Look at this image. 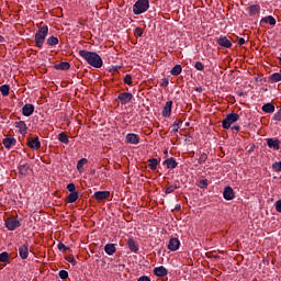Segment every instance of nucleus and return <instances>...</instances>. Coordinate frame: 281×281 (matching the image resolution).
I'll return each instance as SVG.
<instances>
[{
    "label": "nucleus",
    "instance_id": "nucleus-35",
    "mask_svg": "<svg viewBox=\"0 0 281 281\" xmlns=\"http://www.w3.org/2000/svg\"><path fill=\"white\" fill-rule=\"evenodd\" d=\"M47 45H50V47H54V45H58V37L56 36H50L47 40Z\"/></svg>",
    "mask_w": 281,
    "mask_h": 281
},
{
    "label": "nucleus",
    "instance_id": "nucleus-34",
    "mask_svg": "<svg viewBox=\"0 0 281 281\" xmlns=\"http://www.w3.org/2000/svg\"><path fill=\"white\" fill-rule=\"evenodd\" d=\"M269 80H271V82H280L281 74L280 72H274L273 75L270 76Z\"/></svg>",
    "mask_w": 281,
    "mask_h": 281
},
{
    "label": "nucleus",
    "instance_id": "nucleus-53",
    "mask_svg": "<svg viewBox=\"0 0 281 281\" xmlns=\"http://www.w3.org/2000/svg\"><path fill=\"white\" fill-rule=\"evenodd\" d=\"M237 43H238V45H245V38L239 37V38L237 40Z\"/></svg>",
    "mask_w": 281,
    "mask_h": 281
},
{
    "label": "nucleus",
    "instance_id": "nucleus-23",
    "mask_svg": "<svg viewBox=\"0 0 281 281\" xmlns=\"http://www.w3.org/2000/svg\"><path fill=\"white\" fill-rule=\"evenodd\" d=\"M86 164H89V160H88L87 158H81V159L78 161V164H77V170H78V172H83V171H85L83 166H85Z\"/></svg>",
    "mask_w": 281,
    "mask_h": 281
},
{
    "label": "nucleus",
    "instance_id": "nucleus-17",
    "mask_svg": "<svg viewBox=\"0 0 281 281\" xmlns=\"http://www.w3.org/2000/svg\"><path fill=\"white\" fill-rule=\"evenodd\" d=\"M71 68V64L68 61H61L60 64L55 65V69L60 70V71H68V69Z\"/></svg>",
    "mask_w": 281,
    "mask_h": 281
},
{
    "label": "nucleus",
    "instance_id": "nucleus-57",
    "mask_svg": "<svg viewBox=\"0 0 281 281\" xmlns=\"http://www.w3.org/2000/svg\"><path fill=\"white\" fill-rule=\"evenodd\" d=\"M202 184L207 186V183L205 181H203Z\"/></svg>",
    "mask_w": 281,
    "mask_h": 281
},
{
    "label": "nucleus",
    "instance_id": "nucleus-10",
    "mask_svg": "<svg viewBox=\"0 0 281 281\" xmlns=\"http://www.w3.org/2000/svg\"><path fill=\"white\" fill-rule=\"evenodd\" d=\"M223 196L226 201H232L234 200V196H235V193H234V189L232 187H226L224 189V192H223Z\"/></svg>",
    "mask_w": 281,
    "mask_h": 281
},
{
    "label": "nucleus",
    "instance_id": "nucleus-33",
    "mask_svg": "<svg viewBox=\"0 0 281 281\" xmlns=\"http://www.w3.org/2000/svg\"><path fill=\"white\" fill-rule=\"evenodd\" d=\"M0 92L2 93V95H10V86L8 85H3L0 87Z\"/></svg>",
    "mask_w": 281,
    "mask_h": 281
},
{
    "label": "nucleus",
    "instance_id": "nucleus-9",
    "mask_svg": "<svg viewBox=\"0 0 281 281\" xmlns=\"http://www.w3.org/2000/svg\"><path fill=\"white\" fill-rule=\"evenodd\" d=\"M30 244L25 243L22 247L19 248V254L22 260H26L27 256L30 255Z\"/></svg>",
    "mask_w": 281,
    "mask_h": 281
},
{
    "label": "nucleus",
    "instance_id": "nucleus-26",
    "mask_svg": "<svg viewBox=\"0 0 281 281\" xmlns=\"http://www.w3.org/2000/svg\"><path fill=\"white\" fill-rule=\"evenodd\" d=\"M77 199H79L78 191L70 193V194L66 198V201H67V203H76Z\"/></svg>",
    "mask_w": 281,
    "mask_h": 281
},
{
    "label": "nucleus",
    "instance_id": "nucleus-56",
    "mask_svg": "<svg viewBox=\"0 0 281 281\" xmlns=\"http://www.w3.org/2000/svg\"><path fill=\"white\" fill-rule=\"evenodd\" d=\"M176 210H181V205L177 206Z\"/></svg>",
    "mask_w": 281,
    "mask_h": 281
},
{
    "label": "nucleus",
    "instance_id": "nucleus-52",
    "mask_svg": "<svg viewBox=\"0 0 281 281\" xmlns=\"http://www.w3.org/2000/svg\"><path fill=\"white\" fill-rule=\"evenodd\" d=\"M137 281H150V278L143 276Z\"/></svg>",
    "mask_w": 281,
    "mask_h": 281
},
{
    "label": "nucleus",
    "instance_id": "nucleus-51",
    "mask_svg": "<svg viewBox=\"0 0 281 281\" xmlns=\"http://www.w3.org/2000/svg\"><path fill=\"white\" fill-rule=\"evenodd\" d=\"M169 81L167 78L162 79L161 87H168Z\"/></svg>",
    "mask_w": 281,
    "mask_h": 281
},
{
    "label": "nucleus",
    "instance_id": "nucleus-36",
    "mask_svg": "<svg viewBox=\"0 0 281 281\" xmlns=\"http://www.w3.org/2000/svg\"><path fill=\"white\" fill-rule=\"evenodd\" d=\"M206 258H215V260H218L221 256L216 254V250L207 251L205 252Z\"/></svg>",
    "mask_w": 281,
    "mask_h": 281
},
{
    "label": "nucleus",
    "instance_id": "nucleus-49",
    "mask_svg": "<svg viewBox=\"0 0 281 281\" xmlns=\"http://www.w3.org/2000/svg\"><path fill=\"white\" fill-rule=\"evenodd\" d=\"M274 120L277 122H281V109L279 110V112L277 114H274Z\"/></svg>",
    "mask_w": 281,
    "mask_h": 281
},
{
    "label": "nucleus",
    "instance_id": "nucleus-42",
    "mask_svg": "<svg viewBox=\"0 0 281 281\" xmlns=\"http://www.w3.org/2000/svg\"><path fill=\"white\" fill-rule=\"evenodd\" d=\"M124 82H125V85H133V77L131 76V75H126L125 77H124Z\"/></svg>",
    "mask_w": 281,
    "mask_h": 281
},
{
    "label": "nucleus",
    "instance_id": "nucleus-58",
    "mask_svg": "<svg viewBox=\"0 0 281 281\" xmlns=\"http://www.w3.org/2000/svg\"><path fill=\"white\" fill-rule=\"evenodd\" d=\"M280 65H281V58H280Z\"/></svg>",
    "mask_w": 281,
    "mask_h": 281
},
{
    "label": "nucleus",
    "instance_id": "nucleus-22",
    "mask_svg": "<svg viewBox=\"0 0 281 281\" xmlns=\"http://www.w3.org/2000/svg\"><path fill=\"white\" fill-rule=\"evenodd\" d=\"M4 148H12V146H14V144H16V139L14 138H4L2 142Z\"/></svg>",
    "mask_w": 281,
    "mask_h": 281
},
{
    "label": "nucleus",
    "instance_id": "nucleus-54",
    "mask_svg": "<svg viewBox=\"0 0 281 281\" xmlns=\"http://www.w3.org/2000/svg\"><path fill=\"white\" fill-rule=\"evenodd\" d=\"M232 130H233V131H237V132H238V131H240V126L235 125V126H233V127H232Z\"/></svg>",
    "mask_w": 281,
    "mask_h": 281
},
{
    "label": "nucleus",
    "instance_id": "nucleus-27",
    "mask_svg": "<svg viewBox=\"0 0 281 281\" xmlns=\"http://www.w3.org/2000/svg\"><path fill=\"white\" fill-rule=\"evenodd\" d=\"M165 164L167 165V168L171 169H175L178 166L177 160H175V158H168L167 160H165Z\"/></svg>",
    "mask_w": 281,
    "mask_h": 281
},
{
    "label": "nucleus",
    "instance_id": "nucleus-30",
    "mask_svg": "<svg viewBox=\"0 0 281 281\" xmlns=\"http://www.w3.org/2000/svg\"><path fill=\"white\" fill-rule=\"evenodd\" d=\"M58 139H59V142H61V144H69V136H67V134L65 132H61L58 135Z\"/></svg>",
    "mask_w": 281,
    "mask_h": 281
},
{
    "label": "nucleus",
    "instance_id": "nucleus-48",
    "mask_svg": "<svg viewBox=\"0 0 281 281\" xmlns=\"http://www.w3.org/2000/svg\"><path fill=\"white\" fill-rule=\"evenodd\" d=\"M58 249H59V251H67L69 249V247L65 246V244H63V243H59Z\"/></svg>",
    "mask_w": 281,
    "mask_h": 281
},
{
    "label": "nucleus",
    "instance_id": "nucleus-28",
    "mask_svg": "<svg viewBox=\"0 0 281 281\" xmlns=\"http://www.w3.org/2000/svg\"><path fill=\"white\" fill-rule=\"evenodd\" d=\"M260 12V5L258 4H252L249 7V13L250 15H256V14H259Z\"/></svg>",
    "mask_w": 281,
    "mask_h": 281
},
{
    "label": "nucleus",
    "instance_id": "nucleus-4",
    "mask_svg": "<svg viewBox=\"0 0 281 281\" xmlns=\"http://www.w3.org/2000/svg\"><path fill=\"white\" fill-rule=\"evenodd\" d=\"M240 120V115L236 114V113H231L227 114L225 120H223L222 122V126L223 128H229L232 126V124H234L235 122H238Z\"/></svg>",
    "mask_w": 281,
    "mask_h": 281
},
{
    "label": "nucleus",
    "instance_id": "nucleus-2",
    "mask_svg": "<svg viewBox=\"0 0 281 281\" xmlns=\"http://www.w3.org/2000/svg\"><path fill=\"white\" fill-rule=\"evenodd\" d=\"M47 34H49V27L47 25L40 26L38 31L35 34V45L36 47H43V44L45 43V38L47 37Z\"/></svg>",
    "mask_w": 281,
    "mask_h": 281
},
{
    "label": "nucleus",
    "instance_id": "nucleus-40",
    "mask_svg": "<svg viewBox=\"0 0 281 281\" xmlns=\"http://www.w3.org/2000/svg\"><path fill=\"white\" fill-rule=\"evenodd\" d=\"M59 278L61 280H67V278H69V272H67V270H60L59 271Z\"/></svg>",
    "mask_w": 281,
    "mask_h": 281
},
{
    "label": "nucleus",
    "instance_id": "nucleus-37",
    "mask_svg": "<svg viewBox=\"0 0 281 281\" xmlns=\"http://www.w3.org/2000/svg\"><path fill=\"white\" fill-rule=\"evenodd\" d=\"M67 262H70V265H72V267H76L78 265V261H76V258H74V255H68L66 257Z\"/></svg>",
    "mask_w": 281,
    "mask_h": 281
},
{
    "label": "nucleus",
    "instance_id": "nucleus-44",
    "mask_svg": "<svg viewBox=\"0 0 281 281\" xmlns=\"http://www.w3.org/2000/svg\"><path fill=\"white\" fill-rule=\"evenodd\" d=\"M272 168H273V170H276V172H281V161L274 162L272 165Z\"/></svg>",
    "mask_w": 281,
    "mask_h": 281
},
{
    "label": "nucleus",
    "instance_id": "nucleus-41",
    "mask_svg": "<svg viewBox=\"0 0 281 281\" xmlns=\"http://www.w3.org/2000/svg\"><path fill=\"white\" fill-rule=\"evenodd\" d=\"M179 124H183V121L178 120L177 122L173 123V133H178L179 132Z\"/></svg>",
    "mask_w": 281,
    "mask_h": 281
},
{
    "label": "nucleus",
    "instance_id": "nucleus-46",
    "mask_svg": "<svg viewBox=\"0 0 281 281\" xmlns=\"http://www.w3.org/2000/svg\"><path fill=\"white\" fill-rule=\"evenodd\" d=\"M205 66H203V63L201 61H196L195 63V69H198V71H203Z\"/></svg>",
    "mask_w": 281,
    "mask_h": 281
},
{
    "label": "nucleus",
    "instance_id": "nucleus-38",
    "mask_svg": "<svg viewBox=\"0 0 281 281\" xmlns=\"http://www.w3.org/2000/svg\"><path fill=\"white\" fill-rule=\"evenodd\" d=\"M10 260V255L8 252L0 254V262H8Z\"/></svg>",
    "mask_w": 281,
    "mask_h": 281
},
{
    "label": "nucleus",
    "instance_id": "nucleus-1",
    "mask_svg": "<svg viewBox=\"0 0 281 281\" xmlns=\"http://www.w3.org/2000/svg\"><path fill=\"white\" fill-rule=\"evenodd\" d=\"M79 56H81V58H85L88 65H90L91 67H95V69H100L103 65L102 57H100L98 53L83 49L79 50Z\"/></svg>",
    "mask_w": 281,
    "mask_h": 281
},
{
    "label": "nucleus",
    "instance_id": "nucleus-14",
    "mask_svg": "<svg viewBox=\"0 0 281 281\" xmlns=\"http://www.w3.org/2000/svg\"><path fill=\"white\" fill-rule=\"evenodd\" d=\"M154 276H157V278H166L168 270L164 266H160L154 269Z\"/></svg>",
    "mask_w": 281,
    "mask_h": 281
},
{
    "label": "nucleus",
    "instance_id": "nucleus-6",
    "mask_svg": "<svg viewBox=\"0 0 281 281\" xmlns=\"http://www.w3.org/2000/svg\"><path fill=\"white\" fill-rule=\"evenodd\" d=\"M117 100L121 102V104H128V102L133 100V93L122 92L117 95Z\"/></svg>",
    "mask_w": 281,
    "mask_h": 281
},
{
    "label": "nucleus",
    "instance_id": "nucleus-11",
    "mask_svg": "<svg viewBox=\"0 0 281 281\" xmlns=\"http://www.w3.org/2000/svg\"><path fill=\"white\" fill-rule=\"evenodd\" d=\"M179 245H181V241H179V238L173 237L169 240L168 249H170V251H177V249H179Z\"/></svg>",
    "mask_w": 281,
    "mask_h": 281
},
{
    "label": "nucleus",
    "instance_id": "nucleus-50",
    "mask_svg": "<svg viewBox=\"0 0 281 281\" xmlns=\"http://www.w3.org/2000/svg\"><path fill=\"white\" fill-rule=\"evenodd\" d=\"M276 210L281 213V200L276 202Z\"/></svg>",
    "mask_w": 281,
    "mask_h": 281
},
{
    "label": "nucleus",
    "instance_id": "nucleus-24",
    "mask_svg": "<svg viewBox=\"0 0 281 281\" xmlns=\"http://www.w3.org/2000/svg\"><path fill=\"white\" fill-rule=\"evenodd\" d=\"M263 113H273L276 111V105L273 103H267L262 106Z\"/></svg>",
    "mask_w": 281,
    "mask_h": 281
},
{
    "label": "nucleus",
    "instance_id": "nucleus-55",
    "mask_svg": "<svg viewBox=\"0 0 281 281\" xmlns=\"http://www.w3.org/2000/svg\"><path fill=\"white\" fill-rule=\"evenodd\" d=\"M196 91L201 92V91H203V89L202 88H198Z\"/></svg>",
    "mask_w": 281,
    "mask_h": 281
},
{
    "label": "nucleus",
    "instance_id": "nucleus-47",
    "mask_svg": "<svg viewBox=\"0 0 281 281\" xmlns=\"http://www.w3.org/2000/svg\"><path fill=\"white\" fill-rule=\"evenodd\" d=\"M67 190H68V192H76V184H74V183H69L68 186H67Z\"/></svg>",
    "mask_w": 281,
    "mask_h": 281
},
{
    "label": "nucleus",
    "instance_id": "nucleus-5",
    "mask_svg": "<svg viewBox=\"0 0 281 281\" xmlns=\"http://www.w3.org/2000/svg\"><path fill=\"white\" fill-rule=\"evenodd\" d=\"M20 226H21V222L15 220V217H8L5 221V227L7 229H10V232H14V229Z\"/></svg>",
    "mask_w": 281,
    "mask_h": 281
},
{
    "label": "nucleus",
    "instance_id": "nucleus-8",
    "mask_svg": "<svg viewBox=\"0 0 281 281\" xmlns=\"http://www.w3.org/2000/svg\"><path fill=\"white\" fill-rule=\"evenodd\" d=\"M93 196H94L95 201H105V199H109L111 196V192L110 191H97Z\"/></svg>",
    "mask_w": 281,
    "mask_h": 281
},
{
    "label": "nucleus",
    "instance_id": "nucleus-45",
    "mask_svg": "<svg viewBox=\"0 0 281 281\" xmlns=\"http://www.w3.org/2000/svg\"><path fill=\"white\" fill-rule=\"evenodd\" d=\"M175 190H177V186H169L166 189V194H172Z\"/></svg>",
    "mask_w": 281,
    "mask_h": 281
},
{
    "label": "nucleus",
    "instance_id": "nucleus-12",
    "mask_svg": "<svg viewBox=\"0 0 281 281\" xmlns=\"http://www.w3.org/2000/svg\"><path fill=\"white\" fill-rule=\"evenodd\" d=\"M171 113H172V101H167L162 110V117H170Z\"/></svg>",
    "mask_w": 281,
    "mask_h": 281
},
{
    "label": "nucleus",
    "instance_id": "nucleus-21",
    "mask_svg": "<svg viewBox=\"0 0 281 281\" xmlns=\"http://www.w3.org/2000/svg\"><path fill=\"white\" fill-rule=\"evenodd\" d=\"M126 142L127 144H137L139 142V136L137 134H127Z\"/></svg>",
    "mask_w": 281,
    "mask_h": 281
},
{
    "label": "nucleus",
    "instance_id": "nucleus-16",
    "mask_svg": "<svg viewBox=\"0 0 281 281\" xmlns=\"http://www.w3.org/2000/svg\"><path fill=\"white\" fill-rule=\"evenodd\" d=\"M127 247L130 251H133L134 254H137L139 251V247H137V244L135 243V239L128 238L127 239Z\"/></svg>",
    "mask_w": 281,
    "mask_h": 281
},
{
    "label": "nucleus",
    "instance_id": "nucleus-25",
    "mask_svg": "<svg viewBox=\"0 0 281 281\" xmlns=\"http://www.w3.org/2000/svg\"><path fill=\"white\" fill-rule=\"evenodd\" d=\"M104 251H105L109 256H113V254H115V251H116L115 245H113V244H108V245H105Z\"/></svg>",
    "mask_w": 281,
    "mask_h": 281
},
{
    "label": "nucleus",
    "instance_id": "nucleus-29",
    "mask_svg": "<svg viewBox=\"0 0 281 281\" xmlns=\"http://www.w3.org/2000/svg\"><path fill=\"white\" fill-rule=\"evenodd\" d=\"M261 23H269V25H276V18H273V15L266 16L261 20Z\"/></svg>",
    "mask_w": 281,
    "mask_h": 281
},
{
    "label": "nucleus",
    "instance_id": "nucleus-19",
    "mask_svg": "<svg viewBox=\"0 0 281 281\" xmlns=\"http://www.w3.org/2000/svg\"><path fill=\"white\" fill-rule=\"evenodd\" d=\"M22 113L25 117H30V115L34 113V106L32 104H25L22 109Z\"/></svg>",
    "mask_w": 281,
    "mask_h": 281
},
{
    "label": "nucleus",
    "instance_id": "nucleus-39",
    "mask_svg": "<svg viewBox=\"0 0 281 281\" xmlns=\"http://www.w3.org/2000/svg\"><path fill=\"white\" fill-rule=\"evenodd\" d=\"M206 159H207V154L203 153L200 155L198 164L201 166L202 164H205Z\"/></svg>",
    "mask_w": 281,
    "mask_h": 281
},
{
    "label": "nucleus",
    "instance_id": "nucleus-3",
    "mask_svg": "<svg viewBox=\"0 0 281 281\" xmlns=\"http://www.w3.org/2000/svg\"><path fill=\"white\" fill-rule=\"evenodd\" d=\"M148 8H150V2L148 0H138L133 7V12L134 14H144Z\"/></svg>",
    "mask_w": 281,
    "mask_h": 281
},
{
    "label": "nucleus",
    "instance_id": "nucleus-13",
    "mask_svg": "<svg viewBox=\"0 0 281 281\" xmlns=\"http://www.w3.org/2000/svg\"><path fill=\"white\" fill-rule=\"evenodd\" d=\"M19 175L21 177H27V175H30V164L24 162L22 165L19 166Z\"/></svg>",
    "mask_w": 281,
    "mask_h": 281
},
{
    "label": "nucleus",
    "instance_id": "nucleus-18",
    "mask_svg": "<svg viewBox=\"0 0 281 281\" xmlns=\"http://www.w3.org/2000/svg\"><path fill=\"white\" fill-rule=\"evenodd\" d=\"M267 144L269 148H273L274 150H280V142L278 139L268 138Z\"/></svg>",
    "mask_w": 281,
    "mask_h": 281
},
{
    "label": "nucleus",
    "instance_id": "nucleus-31",
    "mask_svg": "<svg viewBox=\"0 0 281 281\" xmlns=\"http://www.w3.org/2000/svg\"><path fill=\"white\" fill-rule=\"evenodd\" d=\"M148 164L150 170H157V165L159 164V161L156 158H151L148 160Z\"/></svg>",
    "mask_w": 281,
    "mask_h": 281
},
{
    "label": "nucleus",
    "instance_id": "nucleus-43",
    "mask_svg": "<svg viewBox=\"0 0 281 281\" xmlns=\"http://www.w3.org/2000/svg\"><path fill=\"white\" fill-rule=\"evenodd\" d=\"M144 34V30L142 27H136L134 31V36L139 37Z\"/></svg>",
    "mask_w": 281,
    "mask_h": 281
},
{
    "label": "nucleus",
    "instance_id": "nucleus-32",
    "mask_svg": "<svg viewBox=\"0 0 281 281\" xmlns=\"http://www.w3.org/2000/svg\"><path fill=\"white\" fill-rule=\"evenodd\" d=\"M181 71H182L181 65H176L171 69L170 74H171V76H179V74H181Z\"/></svg>",
    "mask_w": 281,
    "mask_h": 281
},
{
    "label": "nucleus",
    "instance_id": "nucleus-7",
    "mask_svg": "<svg viewBox=\"0 0 281 281\" xmlns=\"http://www.w3.org/2000/svg\"><path fill=\"white\" fill-rule=\"evenodd\" d=\"M26 146L33 148V150H38L41 148V140H38V137H31L27 139Z\"/></svg>",
    "mask_w": 281,
    "mask_h": 281
},
{
    "label": "nucleus",
    "instance_id": "nucleus-20",
    "mask_svg": "<svg viewBox=\"0 0 281 281\" xmlns=\"http://www.w3.org/2000/svg\"><path fill=\"white\" fill-rule=\"evenodd\" d=\"M15 126L16 128H19L22 135H25V133H27V125L25 124V122L23 121L15 122Z\"/></svg>",
    "mask_w": 281,
    "mask_h": 281
},
{
    "label": "nucleus",
    "instance_id": "nucleus-15",
    "mask_svg": "<svg viewBox=\"0 0 281 281\" xmlns=\"http://www.w3.org/2000/svg\"><path fill=\"white\" fill-rule=\"evenodd\" d=\"M217 44L221 47H226V49H229L232 47V42L227 38V36H222L217 40Z\"/></svg>",
    "mask_w": 281,
    "mask_h": 281
}]
</instances>
